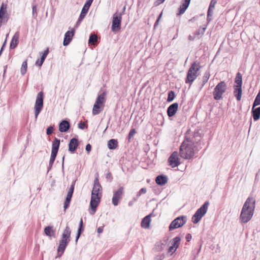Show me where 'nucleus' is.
Listing matches in <instances>:
<instances>
[{"label":"nucleus","mask_w":260,"mask_h":260,"mask_svg":"<svg viewBox=\"0 0 260 260\" xmlns=\"http://www.w3.org/2000/svg\"><path fill=\"white\" fill-rule=\"evenodd\" d=\"M227 85L224 81L217 84L213 92V97L215 100L218 101L222 99V94L226 91Z\"/></svg>","instance_id":"nucleus-9"},{"label":"nucleus","mask_w":260,"mask_h":260,"mask_svg":"<svg viewBox=\"0 0 260 260\" xmlns=\"http://www.w3.org/2000/svg\"><path fill=\"white\" fill-rule=\"evenodd\" d=\"M209 202L206 201L203 205L199 208L192 217V221L193 223H197L202 217L207 213Z\"/></svg>","instance_id":"nucleus-8"},{"label":"nucleus","mask_w":260,"mask_h":260,"mask_svg":"<svg viewBox=\"0 0 260 260\" xmlns=\"http://www.w3.org/2000/svg\"><path fill=\"white\" fill-rule=\"evenodd\" d=\"M188 38L189 40L192 41L196 38V37L194 35L193 36L189 35Z\"/></svg>","instance_id":"nucleus-59"},{"label":"nucleus","mask_w":260,"mask_h":260,"mask_svg":"<svg viewBox=\"0 0 260 260\" xmlns=\"http://www.w3.org/2000/svg\"><path fill=\"white\" fill-rule=\"evenodd\" d=\"M189 130L185 134L184 139L179 148L180 156L185 159H191L194 157L196 152L201 148H198L195 144H201V135L199 131H194L190 135Z\"/></svg>","instance_id":"nucleus-1"},{"label":"nucleus","mask_w":260,"mask_h":260,"mask_svg":"<svg viewBox=\"0 0 260 260\" xmlns=\"http://www.w3.org/2000/svg\"><path fill=\"white\" fill-rule=\"evenodd\" d=\"M187 217L185 215L180 216L174 219L170 223L169 229V231L182 226L186 222Z\"/></svg>","instance_id":"nucleus-11"},{"label":"nucleus","mask_w":260,"mask_h":260,"mask_svg":"<svg viewBox=\"0 0 260 260\" xmlns=\"http://www.w3.org/2000/svg\"><path fill=\"white\" fill-rule=\"evenodd\" d=\"M98 36L94 33L90 34L88 40V44L90 45H94L95 43L98 41Z\"/></svg>","instance_id":"nucleus-35"},{"label":"nucleus","mask_w":260,"mask_h":260,"mask_svg":"<svg viewBox=\"0 0 260 260\" xmlns=\"http://www.w3.org/2000/svg\"><path fill=\"white\" fill-rule=\"evenodd\" d=\"M136 133V130L134 128L132 129L128 134V139H131L132 137H133Z\"/></svg>","instance_id":"nucleus-47"},{"label":"nucleus","mask_w":260,"mask_h":260,"mask_svg":"<svg viewBox=\"0 0 260 260\" xmlns=\"http://www.w3.org/2000/svg\"><path fill=\"white\" fill-rule=\"evenodd\" d=\"M7 6L6 4L3 3L0 8V27L2 23H6L9 19V15L7 12Z\"/></svg>","instance_id":"nucleus-13"},{"label":"nucleus","mask_w":260,"mask_h":260,"mask_svg":"<svg viewBox=\"0 0 260 260\" xmlns=\"http://www.w3.org/2000/svg\"><path fill=\"white\" fill-rule=\"evenodd\" d=\"M165 0H156L155 2V6H158L162 3H163Z\"/></svg>","instance_id":"nucleus-55"},{"label":"nucleus","mask_w":260,"mask_h":260,"mask_svg":"<svg viewBox=\"0 0 260 260\" xmlns=\"http://www.w3.org/2000/svg\"><path fill=\"white\" fill-rule=\"evenodd\" d=\"M71 125L69 121L62 120L59 124V131L61 133H66L70 128Z\"/></svg>","instance_id":"nucleus-20"},{"label":"nucleus","mask_w":260,"mask_h":260,"mask_svg":"<svg viewBox=\"0 0 260 260\" xmlns=\"http://www.w3.org/2000/svg\"><path fill=\"white\" fill-rule=\"evenodd\" d=\"M103 229H104V226H100L97 229V232L99 234H101V233H102L103 232Z\"/></svg>","instance_id":"nucleus-58"},{"label":"nucleus","mask_w":260,"mask_h":260,"mask_svg":"<svg viewBox=\"0 0 260 260\" xmlns=\"http://www.w3.org/2000/svg\"><path fill=\"white\" fill-rule=\"evenodd\" d=\"M60 140L57 138H55L52 142L51 154L49 162V166L47 168L48 172L52 169V166L54 164L56 157L57 156L58 149L60 146Z\"/></svg>","instance_id":"nucleus-6"},{"label":"nucleus","mask_w":260,"mask_h":260,"mask_svg":"<svg viewBox=\"0 0 260 260\" xmlns=\"http://www.w3.org/2000/svg\"><path fill=\"white\" fill-rule=\"evenodd\" d=\"M201 68V66H200V62L197 61L193 62L187 72L185 83H192L198 77V72Z\"/></svg>","instance_id":"nucleus-4"},{"label":"nucleus","mask_w":260,"mask_h":260,"mask_svg":"<svg viewBox=\"0 0 260 260\" xmlns=\"http://www.w3.org/2000/svg\"><path fill=\"white\" fill-rule=\"evenodd\" d=\"M46 57H47V56L45 54H44V53H43V54L41 57V62H42L41 63H43Z\"/></svg>","instance_id":"nucleus-56"},{"label":"nucleus","mask_w":260,"mask_h":260,"mask_svg":"<svg viewBox=\"0 0 260 260\" xmlns=\"http://www.w3.org/2000/svg\"><path fill=\"white\" fill-rule=\"evenodd\" d=\"M78 127L81 129H83L85 128L86 125L84 122L81 121L78 124Z\"/></svg>","instance_id":"nucleus-48"},{"label":"nucleus","mask_w":260,"mask_h":260,"mask_svg":"<svg viewBox=\"0 0 260 260\" xmlns=\"http://www.w3.org/2000/svg\"><path fill=\"white\" fill-rule=\"evenodd\" d=\"M178 109V104L174 103L169 106L167 109V114L169 117H171L175 115Z\"/></svg>","instance_id":"nucleus-19"},{"label":"nucleus","mask_w":260,"mask_h":260,"mask_svg":"<svg viewBox=\"0 0 260 260\" xmlns=\"http://www.w3.org/2000/svg\"><path fill=\"white\" fill-rule=\"evenodd\" d=\"M217 3V0H211L209 5L208 10L214 11L215 6Z\"/></svg>","instance_id":"nucleus-45"},{"label":"nucleus","mask_w":260,"mask_h":260,"mask_svg":"<svg viewBox=\"0 0 260 260\" xmlns=\"http://www.w3.org/2000/svg\"><path fill=\"white\" fill-rule=\"evenodd\" d=\"M235 84L234 85V94L237 101H239L241 99L242 93V76L240 72L236 74L235 78Z\"/></svg>","instance_id":"nucleus-5"},{"label":"nucleus","mask_w":260,"mask_h":260,"mask_svg":"<svg viewBox=\"0 0 260 260\" xmlns=\"http://www.w3.org/2000/svg\"><path fill=\"white\" fill-rule=\"evenodd\" d=\"M44 101V92L42 91H40L37 95L35 102L34 110L36 119L37 118L38 115L42 111L43 107Z\"/></svg>","instance_id":"nucleus-10"},{"label":"nucleus","mask_w":260,"mask_h":260,"mask_svg":"<svg viewBox=\"0 0 260 260\" xmlns=\"http://www.w3.org/2000/svg\"><path fill=\"white\" fill-rule=\"evenodd\" d=\"M106 177L107 179L109 180L110 181H111L112 180V179H113L112 175L111 173L110 172H108L106 174Z\"/></svg>","instance_id":"nucleus-50"},{"label":"nucleus","mask_w":260,"mask_h":260,"mask_svg":"<svg viewBox=\"0 0 260 260\" xmlns=\"http://www.w3.org/2000/svg\"><path fill=\"white\" fill-rule=\"evenodd\" d=\"M84 18H81V16H79V17L78 18V19L75 26L76 27H77L80 25V24L81 23V22H82V21L83 20V19Z\"/></svg>","instance_id":"nucleus-51"},{"label":"nucleus","mask_w":260,"mask_h":260,"mask_svg":"<svg viewBox=\"0 0 260 260\" xmlns=\"http://www.w3.org/2000/svg\"><path fill=\"white\" fill-rule=\"evenodd\" d=\"M106 95V92H103L101 94H99L96 98L95 102L97 103V104L101 105V106H104V104L106 102V99H105Z\"/></svg>","instance_id":"nucleus-27"},{"label":"nucleus","mask_w":260,"mask_h":260,"mask_svg":"<svg viewBox=\"0 0 260 260\" xmlns=\"http://www.w3.org/2000/svg\"><path fill=\"white\" fill-rule=\"evenodd\" d=\"M71 229L67 225L62 234L61 239L59 241V245L57 247V255L56 258L60 257L63 255L66 247L71 241Z\"/></svg>","instance_id":"nucleus-3"},{"label":"nucleus","mask_w":260,"mask_h":260,"mask_svg":"<svg viewBox=\"0 0 260 260\" xmlns=\"http://www.w3.org/2000/svg\"><path fill=\"white\" fill-rule=\"evenodd\" d=\"M175 96H176L175 93L174 91H173V90L169 91L168 92V95L167 102H172L174 100Z\"/></svg>","instance_id":"nucleus-39"},{"label":"nucleus","mask_w":260,"mask_h":260,"mask_svg":"<svg viewBox=\"0 0 260 260\" xmlns=\"http://www.w3.org/2000/svg\"><path fill=\"white\" fill-rule=\"evenodd\" d=\"M75 182H76V181H74L72 182V183L70 187V189L68 192L67 195H69V196H73L74 190Z\"/></svg>","instance_id":"nucleus-44"},{"label":"nucleus","mask_w":260,"mask_h":260,"mask_svg":"<svg viewBox=\"0 0 260 260\" xmlns=\"http://www.w3.org/2000/svg\"><path fill=\"white\" fill-rule=\"evenodd\" d=\"M38 16L37 12V5L36 4H32V16L33 18L36 19Z\"/></svg>","instance_id":"nucleus-40"},{"label":"nucleus","mask_w":260,"mask_h":260,"mask_svg":"<svg viewBox=\"0 0 260 260\" xmlns=\"http://www.w3.org/2000/svg\"><path fill=\"white\" fill-rule=\"evenodd\" d=\"M49 48H47V49H46L44 51L43 53H44V54H45L46 56H47V55H48V53H49Z\"/></svg>","instance_id":"nucleus-64"},{"label":"nucleus","mask_w":260,"mask_h":260,"mask_svg":"<svg viewBox=\"0 0 260 260\" xmlns=\"http://www.w3.org/2000/svg\"><path fill=\"white\" fill-rule=\"evenodd\" d=\"M123 187L121 186L119 189L114 192L112 198V204L114 206H117L119 204V201L122 198L123 193Z\"/></svg>","instance_id":"nucleus-15"},{"label":"nucleus","mask_w":260,"mask_h":260,"mask_svg":"<svg viewBox=\"0 0 260 260\" xmlns=\"http://www.w3.org/2000/svg\"><path fill=\"white\" fill-rule=\"evenodd\" d=\"M27 60H25L22 62L20 72L22 75H24L27 71Z\"/></svg>","instance_id":"nucleus-38"},{"label":"nucleus","mask_w":260,"mask_h":260,"mask_svg":"<svg viewBox=\"0 0 260 260\" xmlns=\"http://www.w3.org/2000/svg\"><path fill=\"white\" fill-rule=\"evenodd\" d=\"M199 18V16L197 15L194 17H193L192 18L188 20L189 22H194L196 20H197Z\"/></svg>","instance_id":"nucleus-53"},{"label":"nucleus","mask_w":260,"mask_h":260,"mask_svg":"<svg viewBox=\"0 0 260 260\" xmlns=\"http://www.w3.org/2000/svg\"><path fill=\"white\" fill-rule=\"evenodd\" d=\"M168 181V178L166 175H160L155 178V182L157 184L162 186L165 185Z\"/></svg>","instance_id":"nucleus-24"},{"label":"nucleus","mask_w":260,"mask_h":260,"mask_svg":"<svg viewBox=\"0 0 260 260\" xmlns=\"http://www.w3.org/2000/svg\"><path fill=\"white\" fill-rule=\"evenodd\" d=\"M53 126H49L47 127L46 129V134L47 135H50L53 133Z\"/></svg>","instance_id":"nucleus-46"},{"label":"nucleus","mask_w":260,"mask_h":260,"mask_svg":"<svg viewBox=\"0 0 260 260\" xmlns=\"http://www.w3.org/2000/svg\"><path fill=\"white\" fill-rule=\"evenodd\" d=\"M79 146L78 140L76 138H72L69 143V151L74 153Z\"/></svg>","instance_id":"nucleus-18"},{"label":"nucleus","mask_w":260,"mask_h":260,"mask_svg":"<svg viewBox=\"0 0 260 260\" xmlns=\"http://www.w3.org/2000/svg\"><path fill=\"white\" fill-rule=\"evenodd\" d=\"M83 230H84V229H83V220H82V218H81L80 222H79V228H78L77 234L76 237V243H77L78 242V240L81 233L83 232Z\"/></svg>","instance_id":"nucleus-31"},{"label":"nucleus","mask_w":260,"mask_h":260,"mask_svg":"<svg viewBox=\"0 0 260 260\" xmlns=\"http://www.w3.org/2000/svg\"><path fill=\"white\" fill-rule=\"evenodd\" d=\"M163 258H164V256H162V255H157L155 257V259L156 260H162Z\"/></svg>","instance_id":"nucleus-63"},{"label":"nucleus","mask_w":260,"mask_h":260,"mask_svg":"<svg viewBox=\"0 0 260 260\" xmlns=\"http://www.w3.org/2000/svg\"><path fill=\"white\" fill-rule=\"evenodd\" d=\"M161 15H162V13H161L159 14V16H158V18L157 19L156 21H155V23H154V26H155V27L156 26V25H157V24H158V22H159V19H160V18L161 17Z\"/></svg>","instance_id":"nucleus-60"},{"label":"nucleus","mask_w":260,"mask_h":260,"mask_svg":"<svg viewBox=\"0 0 260 260\" xmlns=\"http://www.w3.org/2000/svg\"><path fill=\"white\" fill-rule=\"evenodd\" d=\"M44 233L49 237L54 236L55 234V232L53 229V226H46L44 229Z\"/></svg>","instance_id":"nucleus-33"},{"label":"nucleus","mask_w":260,"mask_h":260,"mask_svg":"<svg viewBox=\"0 0 260 260\" xmlns=\"http://www.w3.org/2000/svg\"><path fill=\"white\" fill-rule=\"evenodd\" d=\"M91 197H95V198H101V196H99V193L91 192Z\"/></svg>","instance_id":"nucleus-57"},{"label":"nucleus","mask_w":260,"mask_h":260,"mask_svg":"<svg viewBox=\"0 0 260 260\" xmlns=\"http://www.w3.org/2000/svg\"><path fill=\"white\" fill-rule=\"evenodd\" d=\"M122 13H115L113 15L111 29L114 32L119 30L121 29V23L122 20Z\"/></svg>","instance_id":"nucleus-12"},{"label":"nucleus","mask_w":260,"mask_h":260,"mask_svg":"<svg viewBox=\"0 0 260 260\" xmlns=\"http://www.w3.org/2000/svg\"><path fill=\"white\" fill-rule=\"evenodd\" d=\"M42 62H41V59L39 60V59H38L36 62V64L37 66H38L39 67H41L43 64V63H41Z\"/></svg>","instance_id":"nucleus-62"},{"label":"nucleus","mask_w":260,"mask_h":260,"mask_svg":"<svg viewBox=\"0 0 260 260\" xmlns=\"http://www.w3.org/2000/svg\"><path fill=\"white\" fill-rule=\"evenodd\" d=\"M102 186L99 181L98 178H96L94 180V185L92 188V192L99 193V192L101 189Z\"/></svg>","instance_id":"nucleus-28"},{"label":"nucleus","mask_w":260,"mask_h":260,"mask_svg":"<svg viewBox=\"0 0 260 260\" xmlns=\"http://www.w3.org/2000/svg\"><path fill=\"white\" fill-rule=\"evenodd\" d=\"M93 0H87L86 3H85L83 7L82 8L81 12L80 13V16H81V18H85L86 14L87 13L91 5L92 2Z\"/></svg>","instance_id":"nucleus-21"},{"label":"nucleus","mask_w":260,"mask_h":260,"mask_svg":"<svg viewBox=\"0 0 260 260\" xmlns=\"http://www.w3.org/2000/svg\"><path fill=\"white\" fill-rule=\"evenodd\" d=\"M253 104V107H255L260 105V90L259 91L258 94L256 96V98L254 101Z\"/></svg>","instance_id":"nucleus-41"},{"label":"nucleus","mask_w":260,"mask_h":260,"mask_svg":"<svg viewBox=\"0 0 260 260\" xmlns=\"http://www.w3.org/2000/svg\"><path fill=\"white\" fill-rule=\"evenodd\" d=\"M207 25H205V27L201 28L200 27L197 30H196L193 35L197 38L198 39H200L201 37L204 35L207 27Z\"/></svg>","instance_id":"nucleus-32"},{"label":"nucleus","mask_w":260,"mask_h":260,"mask_svg":"<svg viewBox=\"0 0 260 260\" xmlns=\"http://www.w3.org/2000/svg\"><path fill=\"white\" fill-rule=\"evenodd\" d=\"M101 199H98L97 201L93 200L92 201H90V208L91 209V211H89V213L91 215H94L96 208L100 203Z\"/></svg>","instance_id":"nucleus-25"},{"label":"nucleus","mask_w":260,"mask_h":260,"mask_svg":"<svg viewBox=\"0 0 260 260\" xmlns=\"http://www.w3.org/2000/svg\"><path fill=\"white\" fill-rule=\"evenodd\" d=\"M176 250H177V249H176L175 247H174L173 246H171L168 249V252L171 253V254H172L173 253H174Z\"/></svg>","instance_id":"nucleus-49"},{"label":"nucleus","mask_w":260,"mask_h":260,"mask_svg":"<svg viewBox=\"0 0 260 260\" xmlns=\"http://www.w3.org/2000/svg\"><path fill=\"white\" fill-rule=\"evenodd\" d=\"M251 113L254 121H257L260 118V106L254 108L253 105Z\"/></svg>","instance_id":"nucleus-26"},{"label":"nucleus","mask_w":260,"mask_h":260,"mask_svg":"<svg viewBox=\"0 0 260 260\" xmlns=\"http://www.w3.org/2000/svg\"><path fill=\"white\" fill-rule=\"evenodd\" d=\"M213 14V11L208 10L207 16V24H209V22L212 20Z\"/></svg>","instance_id":"nucleus-43"},{"label":"nucleus","mask_w":260,"mask_h":260,"mask_svg":"<svg viewBox=\"0 0 260 260\" xmlns=\"http://www.w3.org/2000/svg\"><path fill=\"white\" fill-rule=\"evenodd\" d=\"M118 146V141L116 139H112L108 142V147L109 149L113 150Z\"/></svg>","instance_id":"nucleus-30"},{"label":"nucleus","mask_w":260,"mask_h":260,"mask_svg":"<svg viewBox=\"0 0 260 260\" xmlns=\"http://www.w3.org/2000/svg\"><path fill=\"white\" fill-rule=\"evenodd\" d=\"M210 77V71L209 70L206 71L205 72V73L202 77V84L201 85V88H202L205 85V84L208 82Z\"/></svg>","instance_id":"nucleus-34"},{"label":"nucleus","mask_w":260,"mask_h":260,"mask_svg":"<svg viewBox=\"0 0 260 260\" xmlns=\"http://www.w3.org/2000/svg\"><path fill=\"white\" fill-rule=\"evenodd\" d=\"M19 38V34L18 32L15 33L12 37V40L10 45V48L11 49H15L18 44Z\"/></svg>","instance_id":"nucleus-23"},{"label":"nucleus","mask_w":260,"mask_h":260,"mask_svg":"<svg viewBox=\"0 0 260 260\" xmlns=\"http://www.w3.org/2000/svg\"><path fill=\"white\" fill-rule=\"evenodd\" d=\"M164 243L161 242L156 243L155 245L156 250L158 251H162L164 249Z\"/></svg>","instance_id":"nucleus-42"},{"label":"nucleus","mask_w":260,"mask_h":260,"mask_svg":"<svg viewBox=\"0 0 260 260\" xmlns=\"http://www.w3.org/2000/svg\"><path fill=\"white\" fill-rule=\"evenodd\" d=\"M169 165L172 168L178 167L180 164V160L178 156V152L176 151L173 152L169 156L168 160Z\"/></svg>","instance_id":"nucleus-14"},{"label":"nucleus","mask_w":260,"mask_h":260,"mask_svg":"<svg viewBox=\"0 0 260 260\" xmlns=\"http://www.w3.org/2000/svg\"><path fill=\"white\" fill-rule=\"evenodd\" d=\"M139 191H140V193H141L142 194H144L146 192L147 189L146 188L143 187Z\"/></svg>","instance_id":"nucleus-61"},{"label":"nucleus","mask_w":260,"mask_h":260,"mask_svg":"<svg viewBox=\"0 0 260 260\" xmlns=\"http://www.w3.org/2000/svg\"><path fill=\"white\" fill-rule=\"evenodd\" d=\"M72 196L67 195L66 198V200L64 203V210L66 211L67 208H69L70 206V202L71 201Z\"/></svg>","instance_id":"nucleus-37"},{"label":"nucleus","mask_w":260,"mask_h":260,"mask_svg":"<svg viewBox=\"0 0 260 260\" xmlns=\"http://www.w3.org/2000/svg\"><path fill=\"white\" fill-rule=\"evenodd\" d=\"M172 241H173L172 246L175 247L176 249H177L179 247V246L180 245L181 238L179 236H177V237L174 238L172 239Z\"/></svg>","instance_id":"nucleus-36"},{"label":"nucleus","mask_w":260,"mask_h":260,"mask_svg":"<svg viewBox=\"0 0 260 260\" xmlns=\"http://www.w3.org/2000/svg\"><path fill=\"white\" fill-rule=\"evenodd\" d=\"M75 30L72 29L71 31H67L64 35L63 45L64 46H68L71 42L73 37L74 35Z\"/></svg>","instance_id":"nucleus-17"},{"label":"nucleus","mask_w":260,"mask_h":260,"mask_svg":"<svg viewBox=\"0 0 260 260\" xmlns=\"http://www.w3.org/2000/svg\"><path fill=\"white\" fill-rule=\"evenodd\" d=\"M255 200L253 198L248 197L244 203L240 216V220L242 223L248 222L252 218L255 209Z\"/></svg>","instance_id":"nucleus-2"},{"label":"nucleus","mask_w":260,"mask_h":260,"mask_svg":"<svg viewBox=\"0 0 260 260\" xmlns=\"http://www.w3.org/2000/svg\"><path fill=\"white\" fill-rule=\"evenodd\" d=\"M191 0H182L181 5L178 8V12L177 13V16H180L184 13L185 11L188 8Z\"/></svg>","instance_id":"nucleus-16"},{"label":"nucleus","mask_w":260,"mask_h":260,"mask_svg":"<svg viewBox=\"0 0 260 260\" xmlns=\"http://www.w3.org/2000/svg\"><path fill=\"white\" fill-rule=\"evenodd\" d=\"M85 149H86L87 153L89 154V152L91 151V145L90 144H87L86 145Z\"/></svg>","instance_id":"nucleus-52"},{"label":"nucleus","mask_w":260,"mask_h":260,"mask_svg":"<svg viewBox=\"0 0 260 260\" xmlns=\"http://www.w3.org/2000/svg\"><path fill=\"white\" fill-rule=\"evenodd\" d=\"M154 211V210L153 211ZM153 212L149 214V215L146 216L145 217H144L141 221V225L142 228L145 229L149 228L150 226V223L151 221L150 218L152 216H153Z\"/></svg>","instance_id":"nucleus-22"},{"label":"nucleus","mask_w":260,"mask_h":260,"mask_svg":"<svg viewBox=\"0 0 260 260\" xmlns=\"http://www.w3.org/2000/svg\"><path fill=\"white\" fill-rule=\"evenodd\" d=\"M104 107V106H101L97 103L95 102L93 109H92V114L93 115L99 114L102 110V108Z\"/></svg>","instance_id":"nucleus-29"},{"label":"nucleus","mask_w":260,"mask_h":260,"mask_svg":"<svg viewBox=\"0 0 260 260\" xmlns=\"http://www.w3.org/2000/svg\"><path fill=\"white\" fill-rule=\"evenodd\" d=\"M209 202L206 201L203 205L199 208L192 217V221L193 223H197L202 217L207 213Z\"/></svg>","instance_id":"nucleus-7"},{"label":"nucleus","mask_w":260,"mask_h":260,"mask_svg":"<svg viewBox=\"0 0 260 260\" xmlns=\"http://www.w3.org/2000/svg\"><path fill=\"white\" fill-rule=\"evenodd\" d=\"M185 238L187 242H189L192 238V236L190 234H187L186 235Z\"/></svg>","instance_id":"nucleus-54"}]
</instances>
